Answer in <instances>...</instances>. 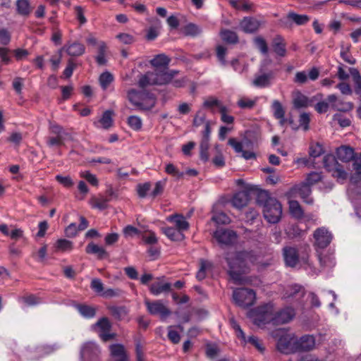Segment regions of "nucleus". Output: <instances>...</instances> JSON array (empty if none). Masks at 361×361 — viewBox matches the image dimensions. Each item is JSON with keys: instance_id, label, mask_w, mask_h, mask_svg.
<instances>
[{"instance_id": "f257e3e1", "label": "nucleus", "mask_w": 361, "mask_h": 361, "mask_svg": "<svg viewBox=\"0 0 361 361\" xmlns=\"http://www.w3.org/2000/svg\"><path fill=\"white\" fill-rule=\"evenodd\" d=\"M295 315V310L292 307H287L279 312H275L274 305L269 303L257 308L254 322L258 326L269 322L274 324H286L291 321Z\"/></svg>"}, {"instance_id": "f03ea898", "label": "nucleus", "mask_w": 361, "mask_h": 361, "mask_svg": "<svg viewBox=\"0 0 361 361\" xmlns=\"http://www.w3.org/2000/svg\"><path fill=\"white\" fill-rule=\"evenodd\" d=\"M228 265V274L236 283H241L242 275L248 269L250 263H254V256L251 252L242 251L229 252L226 257Z\"/></svg>"}, {"instance_id": "7ed1b4c3", "label": "nucleus", "mask_w": 361, "mask_h": 361, "mask_svg": "<svg viewBox=\"0 0 361 361\" xmlns=\"http://www.w3.org/2000/svg\"><path fill=\"white\" fill-rule=\"evenodd\" d=\"M128 101L134 106V109L145 111L154 106L157 98L154 93L143 90L130 89L127 92Z\"/></svg>"}, {"instance_id": "20e7f679", "label": "nucleus", "mask_w": 361, "mask_h": 361, "mask_svg": "<svg viewBox=\"0 0 361 361\" xmlns=\"http://www.w3.org/2000/svg\"><path fill=\"white\" fill-rule=\"evenodd\" d=\"M149 64L154 68V71H147L145 74H140L138 75L137 86L143 90L148 91L151 87L158 84V54L155 55L154 58L148 61Z\"/></svg>"}, {"instance_id": "39448f33", "label": "nucleus", "mask_w": 361, "mask_h": 361, "mask_svg": "<svg viewBox=\"0 0 361 361\" xmlns=\"http://www.w3.org/2000/svg\"><path fill=\"white\" fill-rule=\"evenodd\" d=\"M49 130L51 135L47 138L46 142L49 147L63 146L65 140L71 137V135L65 130L63 126L56 122H49Z\"/></svg>"}, {"instance_id": "423d86ee", "label": "nucleus", "mask_w": 361, "mask_h": 361, "mask_svg": "<svg viewBox=\"0 0 361 361\" xmlns=\"http://www.w3.org/2000/svg\"><path fill=\"white\" fill-rule=\"evenodd\" d=\"M263 214L268 222L277 223L282 214L281 203L276 198L268 197L263 204Z\"/></svg>"}, {"instance_id": "0eeeda50", "label": "nucleus", "mask_w": 361, "mask_h": 361, "mask_svg": "<svg viewBox=\"0 0 361 361\" xmlns=\"http://www.w3.org/2000/svg\"><path fill=\"white\" fill-rule=\"evenodd\" d=\"M233 298L240 307L251 306L255 301V293L252 289L237 288L233 290Z\"/></svg>"}, {"instance_id": "6e6552de", "label": "nucleus", "mask_w": 361, "mask_h": 361, "mask_svg": "<svg viewBox=\"0 0 361 361\" xmlns=\"http://www.w3.org/2000/svg\"><path fill=\"white\" fill-rule=\"evenodd\" d=\"M80 354L82 361H101V350L95 342L87 341L83 343Z\"/></svg>"}, {"instance_id": "1a4fd4ad", "label": "nucleus", "mask_w": 361, "mask_h": 361, "mask_svg": "<svg viewBox=\"0 0 361 361\" xmlns=\"http://www.w3.org/2000/svg\"><path fill=\"white\" fill-rule=\"evenodd\" d=\"M324 164L328 171L332 172L333 176L336 177L337 179H346L347 173L334 157L326 156L324 159Z\"/></svg>"}, {"instance_id": "9d476101", "label": "nucleus", "mask_w": 361, "mask_h": 361, "mask_svg": "<svg viewBox=\"0 0 361 361\" xmlns=\"http://www.w3.org/2000/svg\"><path fill=\"white\" fill-rule=\"evenodd\" d=\"M214 236L221 247L232 245L237 238L233 231L223 228L216 231Z\"/></svg>"}, {"instance_id": "9b49d317", "label": "nucleus", "mask_w": 361, "mask_h": 361, "mask_svg": "<svg viewBox=\"0 0 361 361\" xmlns=\"http://www.w3.org/2000/svg\"><path fill=\"white\" fill-rule=\"evenodd\" d=\"M279 333L282 334L277 343L278 349L281 352L286 354L290 353L291 351L295 350L294 342L295 341V339L292 338L290 335L284 334V332L281 330H279Z\"/></svg>"}, {"instance_id": "f8f14e48", "label": "nucleus", "mask_w": 361, "mask_h": 361, "mask_svg": "<svg viewBox=\"0 0 361 361\" xmlns=\"http://www.w3.org/2000/svg\"><path fill=\"white\" fill-rule=\"evenodd\" d=\"M295 350L298 351H310L315 347V338L311 335H305L299 339H295Z\"/></svg>"}, {"instance_id": "ddd939ff", "label": "nucleus", "mask_w": 361, "mask_h": 361, "mask_svg": "<svg viewBox=\"0 0 361 361\" xmlns=\"http://www.w3.org/2000/svg\"><path fill=\"white\" fill-rule=\"evenodd\" d=\"M274 78V73L272 71L268 73H260L256 74L252 84L253 86L260 88L267 87L271 85V80Z\"/></svg>"}, {"instance_id": "4468645a", "label": "nucleus", "mask_w": 361, "mask_h": 361, "mask_svg": "<svg viewBox=\"0 0 361 361\" xmlns=\"http://www.w3.org/2000/svg\"><path fill=\"white\" fill-rule=\"evenodd\" d=\"M316 245L324 248L331 243V234L324 228H318L314 233Z\"/></svg>"}, {"instance_id": "2eb2a0df", "label": "nucleus", "mask_w": 361, "mask_h": 361, "mask_svg": "<svg viewBox=\"0 0 361 361\" xmlns=\"http://www.w3.org/2000/svg\"><path fill=\"white\" fill-rule=\"evenodd\" d=\"M101 330L99 336L104 341H108L114 338V334H110L111 324L107 317L99 319L95 324Z\"/></svg>"}, {"instance_id": "dca6fc26", "label": "nucleus", "mask_w": 361, "mask_h": 361, "mask_svg": "<svg viewBox=\"0 0 361 361\" xmlns=\"http://www.w3.org/2000/svg\"><path fill=\"white\" fill-rule=\"evenodd\" d=\"M262 21L252 17H245L240 23V28L245 32L252 33L262 25Z\"/></svg>"}, {"instance_id": "f3484780", "label": "nucleus", "mask_w": 361, "mask_h": 361, "mask_svg": "<svg viewBox=\"0 0 361 361\" xmlns=\"http://www.w3.org/2000/svg\"><path fill=\"white\" fill-rule=\"evenodd\" d=\"M283 250L286 264L291 267H295L298 263V253L296 248L285 247Z\"/></svg>"}, {"instance_id": "a211bd4d", "label": "nucleus", "mask_w": 361, "mask_h": 361, "mask_svg": "<svg viewBox=\"0 0 361 361\" xmlns=\"http://www.w3.org/2000/svg\"><path fill=\"white\" fill-rule=\"evenodd\" d=\"M295 193H298L302 199L307 204H312L313 200L310 197L311 193L310 186L306 183H302L298 185H295L293 188Z\"/></svg>"}, {"instance_id": "6ab92c4d", "label": "nucleus", "mask_w": 361, "mask_h": 361, "mask_svg": "<svg viewBox=\"0 0 361 361\" xmlns=\"http://www.w3.org/2000/svg\"><path fill=\"white\" fill-rule=\"evenodd\" d=\"M61 50H65L69 56H78L84 54L85 47L82 44L75 42L65 45Z\"/></svg>"}, {"instance_id": "aec40b11", "label": "nucleus", "mask_w": 361, "mask_h": 361, "mask_svg": "<svg viewBox=\"0 0 361 361\" xmlns=\"http://www.w3.org/2000/svg\"><path fill=\"white\" fill-rule=\"evenodd\" d=\"M304 294H305V291H304L303 288L301 286L293 285V286H288L286 289L283 297L286 299L295 298V300H299L303 297Z\"/></svg>"}, {"instance_id": "412c9836", "label": "nucleus", "mask_w": 361, "mask_h": 361, "mask_svg": "<svg viewBox=\"0 0 361 361\" xmlns=\"http://www.w3.org/2000/svg\"><path fill=\"white\" fill-rule=\"evenodd\" d=\"M178 74V71L171 70L168 67L159 68V85L172 82L173 78Z\"/></svg>"}, {"instance_id": "4be33fe9", "label": "nucleus", "mask_w": 361, "mask_h": 361, "mask_svg": "<svg viewBox=\"0 0 361 361\" xmlns=\"http://www.w3.org/2000/svg\"><path fill=\"white\" fill-rule=\"evenodd\" d=\"M292 102L295 109L305 108L309 105L307 97L299 91H295L292 94Z\"/></svg>"}, {"instance_id": "5701e85b", "label": "nucleus", "mask_w": 361, "mask_h": 361, "mask_svg": "<svg viewBox=\"0 0 361 361\" xmlns=\"http://www.w3.org/2000/svg\"><path fill=\"white\" fill-rule=\"evenodd\" d=\"M258 102V97H254L252 98L247 96H240L237 101V106L245 110H250L253 109Z\"/></svg>"}, {"instance_id": "b1692460", "label": "nucleus", "mask_w": 361, "mask_h": 361, "mask_svg": "<svg viewBox=\"0 0 361 361\" xmlns=\"http://www.w3.org/2000/svg\"><path fill=\"white\" fill-rule=\"evenodd\" d=\"M85 252L87 254L96 255L99 259H103L109 257V253L106 250L94 243H90L85 248Z\"/></svg>"}, {"instance_id": "393cba45", "label": "nucleus", "mask_w": 361, "mask_h": 361, "mask_svg": "<svg viewBox=\"0 0 361 361\" xmlns=\"http://www.w3.org/2000/svg\"><path fill=\"white\" fill-rule=\"evenodd\" d=\"M310 18L306 15H299L295 13H289L286 17L281 19V22L288 24L289 21H293L298 25H304L309 21Z\"/></svg>"}, {"instance_id": "a878e982", "label": "nucleus", "mask_w": 361, "mask_h": 361, "mask_svg": "<svg viewBox=\"0 0 361 361\" xmlns=\"http://www.w3.org/2000/svg\"><path fill=\"white\" fill-rule=\"evenodd\" d=\"M355 154L353 149L347 146H341L336 151L337 158L345 162L352 160Z\"/></svg>"}, {"instance_id": "bb28decb", "label": "nucleus", "mask_w": 361, "mask_h": 361, "mask_svg": "<svg viewBox=\"0 0 361 361\" xmlns=\"http://www.w3.org/2000/svg\"><path fill=\"white\" fill-rule=\"evenodd\" d=\"M271 107L274 117L279 120L280 125L283 126L286 123V119L285 118V110L282 104L279 101L274 100Z\"/></svg>"}, {"instance_id": "cd10ccee", "label": "nucleus", "mask_w": 361, "mask_h": 361, "mask_svg": "<svg viewBox=\"0 0 361 361\" xmlns=\"http://www.w3.org/2000/svg\"><path fill=\"white\" fill-rule=\"evenodd\" d=\"M167 221H173L175 224L176 229L183 231H186L189 228V224L182 215H171L166 218Z\"/></svg>"}, {"instance_id": "c85d7f7f", "label": "nucleus", "mask_w": 361, "mask_h": 361, "mask_svg": "<svg viewBox=\"0 0 361 361\" xmlns=\"http://www.w3.org/2000/svg\"><path fill=\"white\" fill-rule=\"evenodd\" d=\"M249 201L248 194L246 192L240 191L234 195L232 199V204L238 208L240 209L246 206Z\"/></svg>"}, {"instance_id": "c756f323", "label": "nucleus", "mask_w": 361, "mask_h": 361, "mask_svg": "<svg viewBox=\"0 0 361 361\" xmlns=\"http://www.w3.org/2000/svg\"><path fill=\"white\" fill-rule=\"evenodd\" d=\"M162 230L164 233L171 240L180 241L185 238L184 234L175 228H163Z\"/></svg>"}, {"instance_id": "7c9ffc66", "label": "nucleus", "mask_w": 361, "mask_h": 361, "mask_svg": "<svg viewBox=\"0 0 361 361\" xmlns=\"http://www.w3.org/2000/svg\"><path fill=\"white\" fill-rule=\"evenodd\" d=\"M76 308L79 313L86 319H92L96 314V309L87 305L78 304Z\"/></svg>"}, {"instance_id": "2f4dec72", "label": "nucleus", "mask_w": 361, "mask_h": 361, "mask_svg": "<svg viewBox=\"0 0 361 361\" xmlns=\"http://www.w3.org/2000/svg\"><path fill=\"white\" fill-rule=\"evenodd\" d=\"M350 73L351 74L354 82L355 92L359 96L361 102V75L357 69L355 68H350Z\"/></svg>"}, {"instance_id": "473e14b6", "label": "nucleus", "mask_w": 361, "mask_h": 361, "mask_svg": "<svg viewBox=\"0 0 361 361\" xmlns=\"http://www.w3.org/2000/svg\"><path fill=\"white\" fill-rule=\"evenodd\" d=\"M272 47L274 52L280 56H284L286 54V44L283 39L279 37H276L273 40Z\"/></svg>"}, {"instance_id": "72a5a7b5", "label": "nucleus", "mask_w": 361, "mask_h": 361, "mask_svg": "<svg viewBox=\"0 0 361 361\" xmlns=\"http://www.w3.org/2000/svg\"><path fill=\"white\" fill-rule=\"evenodd\" d=\"M114 80V77L110 72L105 71L102 73L99 78V82L102 89L106 90Z\"/></svg>"}, {"instance_id": "f704fd0d", "label": "nucleus", "mask_w": 361, "mask_h": 361, "mask_svg": "<svg viewBox=\"0 0 361 361\" xmlns=\"http://www.w3.org/2000/svg\"><path fill=\"white\" fill-rule=\"evenodd\" d=\"M111 314L117 320H121L128 312L124 306H110L108 307Z\"/></svg>"}, {"instance_id": "c9c22d12", "label": "nucleus", "mask_w": 361, "mask_h": 361, "mask_svg": "<svg viewBox=\"0 0 361 361\" xmlns=\"http://www.w3.org/2000/svg\"><path fill=\"white\" fill-rule=\"evenodd\" d=\"M16 10L18 14L27 16L30 12V5L27 0H17Z\"/></svg>"}, {"instance_id": "e433bc0d", "label": "nucleus", "mask_w": 361, "mask_h": 361, "mask_svg": "<svg viewBox=\"0 0 361 361\" xmlns=\"http://www.w3.org/2000/svg\"><path fill=\"white\" fill-rule=\"evenodd\" d=\"M113 114L114 112L111 110H106L103 113L99 120V123L102 124L103 128L109 129L113 125Z\"/></svg>"}, {"instance_id": "4c0bfd02", "label": "nucleus", "mask_w": 361, "mask_h": 361, "mask_svg": "<svg viewBox=\"0 0 361 361\" xmlns=\"http://www.w3.org/2000/svg\"><path fill=\"white\" fill-rule=\"evenodd\" d=\"M221 39L228 43L233 44L238 42V36L233 31L223 30L220 32Z\"/></svg>"}, {"instance_id": "58836bf2", "label": "nucleus", "mask_w": 361, "mask_h": 361, "mask_svg": "<svg viewBox=\"0 0 361 361\" xmlns=\"http://www.w3.org/2000/svg\"><path fill=\"white\" fill-rule=\"evenodd\" d=\"M289 209L291 214L297 219L301 218L303 215V211L300 204L295 200H290L289 202Z\"/></svg>"}, {"instance_id": "ea45409f", "label": "nucleus", "mask_w": 361, "mask_h": 361, "mask_svg": "<svg viewBox=\"0 0 361 361\" xmlns=\"http://www.w3.org/2000/svg\"><path fill=\"white\" fill-rule=\"evenodd\" d=\"M229 3L237 10L247 11L251 8V4L247 0H229Z\"/></svg>"}, {"instance_id": "a19ab883", "label": "nucleus", "mask_w": 361, "mask_h": 361, "mask_svg": "<svg viewBox=\"0 0 361 361\" xmlns=\"http://www.w3.org/2000/svg\"><path fill=\"white\" fill-rule=\"evenodd\" d=\"M230 324L234 329L236 336L241 339L244 343H246L247 339L246 338L245 334L234 318L230 319Z\"/></svg>"}, {"instance_id": "79ce46f5", "label": "nucleus", "mask_w": 361, "mask_h": 361, "mask_svg": "<svg viewBox=\"0 0 361 361\" xmlns=\"http://www.w3.org/2000/svg\"><path fill=\"white\" fill-rule=\"evenodd\" d=\"M332 108L336 111L347 112L353 109V104L349 102L338 100L337 104H334L332 105Z\"/></svg>"}, {"instance_id": "37998d69", "label": "nucleus", "mask_w": 361, "mask_h": 361, "mask_svg": "<svg viewBox=\"0 0 361 361\" xmlns=\"http://www.w3.org/2000/svg\"><path fill=\"white\" fill-rule=\"evenodd\" d=\"M109 350L112 357H119L127 355L124 346L121 344H111L109 346Z\"/></svg>"}, {"instance_id": "c03bdc74", "label": "nucleus", "mask_w": 361, "mask_h": 361, "mask_svg": "<svg viewBox=\"0 0 361 361\" xmlns=\"http://www.w3.org/2000/svg\"><path fill=\"white\" fill-rule=\"evenodd\" d=\"M111 200V198L105 197H94L92 199L93 203V207L99 209L101 210L107 208L108 202Z\"/></svg>"}, {"instance_id": "a18cd8bd", "label": "nucleus", "mask_w": 361, "mask_h": 361, "mask_svg": "<svg viewBox=\"0 0 361 361\" xmlns=\"http://www.w3.org/2000/svg\"><path fill=\"white\" fill-rule=\"evenodd\" d=\"M209 140L207 139H202L200 145V154L202 160L207 161L209 159L208 149L209 147Z\"/></svg>"}, {"instance_id": "49530a36", "label": "nucleus", "mask_w": 361, "mask_h": 361, "mask_svg": "<svg viewBox=\"0 0 361 361\" xmlns=\"http://www.w3.org/2000/svg\"><path fill=\"white\" fill-rule=\"evenodd\" d=\"M211 267L210 262L200 259V267L196 275L197 279L200 281L204 279L206 276V270L209 269Z\"/></svg>"}, {"instance_id": "de8ad7c7", "label": "nucleus", "mask_w": 361, "mask_h": 361, "mask_svg": "<svg viewBox=\"0 0 361 361\" xmlns=\"http://www.w3.org/2000/svg\"><path fill=\"white\" fill-rule=\"evenodd\" d=\"M212 220L217 224H228L230 223V218L224 212H216L213 214Z\"/></svg>"}, {"instance_id": "09e8293b", "label": "nucleus", "mask_w": 361, "mask_h": 361, "mask_svg": "<svg viewBox=\"0 0 361 361\" xmlns=\"http://www.w3.org/2000/svg\"><path fill=\"white\" fill-rule=\"evenodd\" d=\"M319 260L323 267H333L335 264L334 257L331 255H319Z\"/></svg>"}, {"instance_id": "8fccbe9b", "label": "nucleus", "mask_w": 361, "mask_h": 361, "mask_svg": "<svg viewBox=\"0 0 361 361\" xmlns=\"http://www.w3.org/2000/svg\"><path fill=\"white\" fill-rule=\"evenodd\" d=\"M128 126L134 130H140L142 128V123L140 117L137 116H130L128 118Z\"/></svg>"}, {"instance_id": "3c124183", "label": "nucleus", "mask_w": 361, "mask_h": 361, "mask_svg": "<svg viewBox=\"0 0 361 361\" xmlns=\"http://www.w3.org/2000/svg\"><path fill=\"white\" fill-rule=\"evenodd\" d=\"M56 247L61 251H70L73 249V243L66 239H59L56 243Z\"/></svg>"}, {"instance_id": "603ef678", "label": "nucleus", "mask_w": 361, "mask_h": 361, "mask_svg": "<svg viewBox=\"0 0 361 361\" xmlns=\"http://www.w3.org/2000/svg\"><path fill=\"white\" fill-rule=\"evenodd\" d=\"M22 300L27 306H35L42 302L41 298L34 294H30L23 297Z\"/></svg>"}, {"instance_id": "864d4df0", "label": "nucleus", "mask_w": 361, "mask_h": 361, "mask_svg": "<svg viewBox=\"0 0 361 361\" xmlns=\"http://www.w3.org/2000/svg\"><path fill=\"white\" fill-rule=\"evenodd\" d=\"M207 121H206L205 114L202 110H199L197 111V113L195 114V115L194 116V118L192 121V125H193V126L197 128V127L200 126L202 124L205 125V122H207Z\"/></svg>"}, {"instance_id": "5fc2aeb1", "label": "nucleus", "mask_w": 361, "mask_h": 361, "mask_svg": "<svg viewBox=\"0 0 361 361\" xmlns=\"http://www.w3.org/2000/svg\"><path fill=\"white\" fill-rule=\"evenodd\" d=\"M202 32L201 29L195 24L190 23L184 27V33L185 35L197 36Z\"/></svg>"}, {"instance_id": "6e6d98bb", "label": "nucleus", "mask_w": 361, "mask_h": 361, "mask_svg": "<svg viewBox=\"0 0 361 361\" xmlns=\"http://www.w3.org/2000/svg\"><path fill=\"white\" fill-rule=\"evenodd\" d=\"M254 42L257 49L263 54H267L268 52L267 44L262 37H257L254 39Z\"/></svg>"}, {"instance_id": "4d7b16f0", "label": "nucleus", "mask_w": 361, "mask_h": 361, "mask_svg": "<svg viewBox=\"0 0 361 361\" xmlns=\"http://www.w3.org/2000/svg\"><path fill=\"white\" fill-rule=\"evenodd\" d=\"M216 56L219 62L221 63L222 66H226L227 64V62L225 59L227 52L226 48L222 45H219L216 48Z\"/></svg>"}, {"instance_id": "13d9d810", "label": "nucleus", "mask_w": 361, "mask_h": 361, "mask_svg": "<svg viewBox=\"0 0 361 361\" xmlns=\"http://www.w3.org/2000/svg\"><path fill=\"white\" fill-rule=\"evenodd\" d=\"M323 154V148L322 146L319 144H312L310 147L309 154L311 157L316 158L319 157Z\"/></svg>"}, {"instance_id": "bf43d9fd", "label": "nucleus", "mask_w": 361, "mask_h": 361, "mask_svg": "<svg viewBox=\"0 0 361 361\" xmlns=\"http://www.w3.org/2000/svg\"><path fill=\"white\" fill-rule=\"evenodd\" d=\"M333 121L337 122L339 124V126L342 128L348 127L351 123V121L349 118L343 116L340 114H336L335 115H334Z\"/></svg>"}, {"instance_id": "052dcab7", "label": "nucleus", "mask_w": 361, "mask_h": 361, "mask_svg": "<svg viewBox=\"0 0 361 361\" xmlns=\"http://www.w3.org/2000/svg\"><path fill=\"white\" fill-rule=\"evenodd\" d=\"M76 66L77 65L73 59H68L67 66L63 72V76L66 78H70L72 76L73 71L75 69Z\"/></svg>"}, {"instance_id": "680f3d73", "label": "nucleus", "mask_w": 361, "mask_h": 361, "mask_svg": "<svg viewBox=\"0 0 361 361\" xmlns=\"http://www.w3.org/2000/svg\"><path fill=\"white\" fill-rule=\"evenodd\" d=\"M168 338L173 343H178L180 340V336L173 326L168 327Z\"/></svg>"}, {"instance_id": "e2e57ef3", "label": "nucleus", "mask_w": 361, "mask_h": 361, "mask_svg": "<svg viewBox=\"0 0 361 361\" xmlns=\"http://www.w3.org/2000/svg\"><path fill=\"white\" fill-rule=\"evenodd\" d=\"M11 51L6 47H0V59L4 64H9L11 61Z\"/></svg>"}, {"instance_id": "0e129e2a", "label": "nucleus", "mask_w": 361, "mask_h": 361, "mask_svg": "<svg viewBox=\"0 0 361 361\" xmlns=\"http://www.w3.org/2000/svg\"><path fill=\"white\" fill-rule=\"evenodd\" d=\"M151 185L149 183H145L143 184H138L137 186V192L138 196L141 198L146 197L147 193L149 191Z\"/></svg>"}, {"instance_id": "69168bd1", "label": "nucleus", "mask_w": 361, "mask_h": 361, "mask_svg": "<svg viewBox=\"0 0 361 361\" xmlns=\"http://www.w3.org/2000/svg\"><path fill=\"white\" fill-rule=\"evenodd\" d=\"M90 288L97 293L102 294L104 291V285L99 279H93Z\"/></svg>"}, {"instance_id": "338daca9", "label": "nucleus", "mask_w": 361, "mask_h": 361, "mask_svg": "<svg viewBox=\"0 0 361 361\" xmlns=\"http://www.w3.org/2000/svg\"><path fill=\"white\" fill-rule=\"evenodd\" d=\"M116 38L124 44H131L135 42V37L128 33H119Z\"/></svg>"}, {"instance_id": "774afa93", "label": "nucleus", "mask_w": 361, "mask_h": 361, "mask_svg": "<svg viewBox=\"0 0 361 361\" xmlns=\"http://www.w3.org/2000/svg\"><path fill=\"white\" fill-rule=\"evenodd\" d=\"M352 160L353 161V169L356 173L361 175V153L355 154Z\"/></svg>"}]
</instances>
